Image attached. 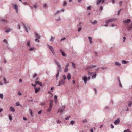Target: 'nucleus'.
<instances>
[{"label":"nucleus","mask_w":132,"mask_h":132,"mask_svg":"<svg viewBox=\"0 0 132 132\" xmlns=\"http://www.w3.org/2000/svg\"><path fill=\"white\" fill-rule=\"evenodd\" d=\"M54 62L58 67L57 72L58 73H59V72L61 71L62 70L61 67L59 63L56 60L54 61Z\"/></svg>","instance_id":"f257e3e1"},{"label":"nucleus","mask_w":132,"mask_h":132,"mask_svg":"<svg viewBox=\"0 0 132 132\" xmlns=\"http://www.w3.org/2000/svg\"><path fill=\"white\" fill-rule=\"evenodd\" d=\"M84 76L83 78V79L85 84H86L87 83V80H89L90 79V76H89L87 78V77L86 75H84Z\"/></svg>","instance_id":"f03ea898"},{"label":"nucleus","mask_w":132,"mask_h":132,"mask_svg":"<svg viewBox=\"0 0 132 132\" xmlns=\"http://www.w3.org/2000/svg\"><path fill=\"white\" fill-rule=\"evenodd\" d=\"M65 80H63V79H61L60 81H59V84L57 85V86H60L61 85L64 84H65Z\"/></svg>","instance_id":"7ed1b4c3"},{"label":"nucleus","mask_w":132,"mask_h":132,"mask_svg":"<svg viewBox=\"0 0 132 132\" xmlns=\"http://www.w3.org/2000/svg\"><path fill=\"white\" fill-rule=\"evenodd\" d=\"M47 45L49 46V49H50V50L51 51V52H52L53 54L55 55V53L52 47V46L49 45L48 44Z\"/></svg>","instance_id":"20e7f679"},{"label":"nucleus","mask_w":132,"mask_h":132,"mask_svg":"<svg viewBox=\"0 0 132 132\" xmlns=\"http://www.w3.org/2000/svg\"><path fill=\"white\" fill-rule=\"evenodd\" d=\"M18 5L15 4H14L13 5V7L15 10L16 11L17 13L18 12Z\"/></svg>","instance_id":"39448f33"},{"label":"nucleus","mask_w":132,"mask_h":132,"mask_svg":"<svg viewBox=\"0 0 132 132\" xmlns=\"http://www.w3.org/2000/svg\"><path fill=\"white\" fill-rule=\"evenodd\" d=\"M104 2V0H97L96 3V4L98 5L100 3H103Z\"/></svg>","instance_id":"423d86ee"},{"label":"nucleus","mask_w":132,"mask_h":132,"mask_svg":"<svg viewBox=\"0 0 132 132\" xmlns=\"http://www.w3.org/2000/svg\"><path fill=\"white\" fill-rule=\"evenodd\" d=\"M116 19V18H112L107 20V21L108 22H111L115 21Z\"/></svg>","instance_id":"0eeeda50"},{"label":"nucleus","mask_w":132,"mask_h":132,"mask_svg":"<svg viewBox=\"0 0 132 132\" xmlns=\"http://www.w3.org/2000/svg\"><path fill=\"white\" fill-rule=\"evenodd\" d=\"M64 106H62L60 110H59L57 112V113H58L59 112H60L62 113L64 111Z\"/></svg>","instance_id":"6e6552de"},{"label":"nucleus","mask_w":132,"mask_h":132,"mask_svg":"<svg viewBox=\"0 0 132 132\" xmlns=\"http://www.w3.org/2000/svg\"><path fill=\"white\" fill-rule=\"evenodd\" d=\"M0 21L2 22L4 24H6L7 22V21L4 19H0Z\"/></svg>","instance_id":"1a4fd4ad"},{"label":"nucleus","mask_w":132,"mask_h":132,"mask_svg":"<svg viewBox=\"0 0 132 132\" xmlns=\"http://www.w3.org/2000/svg\"><path fill=\"white\" fill-rule=\"evenodd\" d=\"M120 122V119L119 118H118L114 122V124L116 125H117L119 124Z\"/></svg>","instance_id":"9d476101"},{"label":"nucleus","mask_w":132,"mask_h":132,"mask_svg":"<svg viewBox=\"0 0 132 132\" xmlns=\"http://www.w3.org/2000/svg\"><path fill=\"white\" fill-rule=\"evenodd\" d=\"M22 25L23 26V27H24L25 30L27 32H28V29L27 28V27L26 26V25L24 23H22Z\"/></svg>","instance_id":"9b49d317"},{"label":"nucleus","mask_w":132,"mask_h":132,"mask_svg":"<svg viewBox=\"0 0 132 132\" xmlns=\"http://www.w3.org/2000/svg\"><path fill=\"white\" fill-rule=\"evenodd\" d=\"M35 34L37 38L38 39H40V37L38 34L36 32H35Z\"/></svg>","instance_id":"f8f14e48"},{"label":"nucleus","mask_w":132,"mask_h":132,"mask_svg":"<svg viewBox=\"0 0 132 132\" xmlns=\"http://www.w3.org/2000/svg\"><path fill=\"white\" fill-rule=\"evenodd\" d=\"M42 83L41 82H39L38 81H36L35 82V84H38L40 86L42 87L43 85L42 84Z\"/></svg>","instance_id":"ddd939ff"},{"label":"nucleus","mask_w":132,"mask_h":132,"mask_svg":"<svg viewBox=\"0 0 132 132\" xmlns=\"http://www.w3.org/2000/svg\"><path fill=\"white\" fill-rule=\"evenodd\" d=\"M35 49L34 47H31L28 49V50L29 51H33Z\"/></svg>","instance_id":"4468645a"},{"label":"nucleus","mask_w":132,"mask_h":132,"mask_svg":"<svg viewBox=\"0 0 132 132\" xmlns=\"http://www.w3.org/2000/svg\"><path fill=\"white\" fill-rule=\"evenodd\" d=\"M10 111L13 112H14L15 111V109L13 107H10Z\"/></svg>","instance_id":"2eb2a0df"},{"label":"nucleus","mask_w":132,"mask_h":132,"mask_svg":"<svg viewBox=\"0 0 132 132\" xmlns=\"http://www.w3.org/2000/svg\"><path fill=\"white\" fill-rule=\"evenodd\" d=\"M40 90V88H37L36 87L35 88V92L37 93Z\"/></svg>","instance_id":"dca6fc26"},{"label":"nucleus","mask_w":132,"mask_h":132,"mask_svg":"<svg viewBox=\"0 0 132 132\" xmlns=\"http://www.w3.org/2000/svg\"><path fill=\"white\" fill-rule=\"evenodd\" d=\"M88 38L89 39V43L90 44H92V38L90 37H88Z\"/></svg>","instance_id":"f3484780"},{"label":"nucleus","mask_w":132,"mask_h":132,"mask_svg":"<svg viewBox=\"0 0 132 132\" xmlns=\"http://www.w3.org/2000/svg\"><path fill=\"white\" fill-rule=\"evenodd\" d=\"M90 22L93 25L97 23V21L96 20H94V22H92L90 21Z\"/></svg>","instance_id":"a211bd4d"},{"label":"nucleus","mask_w":132,"mask_h":132,"mask_svg":"<svg viewBox=\"0 0 132 132\" xmlns=\"http://www.w3.org/2000/svg\"><path fill=\"white\" fill-rule=\"evenodd\" d=\"M118 80L119 83V86H120V87H122V86L121 83V82L120 81V79L119 77L118 78Z\"/></svg>","instance_id":"6ab92c4d"},{"label":"nucleus","mask_w":132,"mask_h":132,"mask_svg":"<svg viewBox=\"0 0 132 132\" xmlns=\"http://www.w3.org/2000/svg\"><path fill=\"white\" fill-rule=\"evenodd\" d=\"M55 38V37H53L52 36H51V38L50 39V41L52 42L53 41Z\"/></svg>","instance_id":"aec40b11"},{"label":"nucleus","mask_w":132,"mask_h":132,"mask_svg":"<svg viewBox=\"0 0 132 132\" xmlns=\"http://www.w3.org/2000/svg\"><path fill=\"white\" fill-rule=\"evenodd\" d=\"M67 77L68 80H69L71 78V74L70 73H68L67 76Z\"/></svg>","instance_id":"412c9836"},{"label":"nucleus","mask_w":132,"mask_h":132,"mask_svg":"<svg viewBox=\"0 0 132 132\" xmlns=\"http://www.w3.org/2000/svg\"><path fill=\"white\" fill-rule=\"evenodd\" d=\"M60 51L61 52L63 56H66V55L65 53L62 50H60Z\"/></svg>","instance_id":"4be33fe9"},{"label":"nucleus","mask_w":132,"mask_h":132,"mask_svg":"<svg viewBox=\"0 0 132 132\" xmlns=\"http://www.w3.org/2000/svg\"><path fill=\"white\" fill-rule=\"evenodd\" d=\"M96 67V65H92L88 67H87V69H92V67Z\"/></svg>","instance_id":"5701e85b"},{"label":"nucleus","mask_w":132,"mask_h":132,"mask_svg":"<svg viewBox=\"0 0 132 132\" xmlns=\"http://www.w3.org/2000/svg\"><path fill=\"white\" fill-rule=\"evenodd\" d=\"M115 64L116 65L120 66L121 65V64L119 62H115Z\"/></svg>","instance_id":"b1692460"},{"label":"nucleus","mask_w":132,"mask_h":132,"mask_svg":"<svg viewBox=\"0 0 132 132\" xmlns=\"http://www.w3.org/2000/svg\"><path fill=\"white\" fill-rule=\"evenodd\" d=\"M27 46L29 47L31 46L30 44V42L29 41H28L27 42Z\"/></svg>","instance_id":"393cba45"},{"label":"nucleus","mask_w":132,"mask_h":132,"mask_svg":"<svg viewBox=\"0 0 132 132\" xmlns=\"http://www.w3.org/2000/svg\"><path fill=\"white\" fill-rule=\"evenodd\" d=\"M132 104V102L131 101H130L128 103V106H130Z\"/></svg>","instance_id":"a878e982"},{"label":"nucleus","mask_w":132,"mask_h":132,"mask_svg":"<svg viewBox=\"0 0 132 132\" xmlns=\"http://www.w3.org/2000/svg\"><path fill=\"white\" fill-rule=\"evenodd\" d=\"M128 28L129 30L132 29V23H131V26H128Z\"/></svg>","instance_id":"bb28decb"},{"label":"nucleus","mask_w":132,"mask_h":132,"mask_svg":"<svg viewBox=\"0 0 132 132\" xmlns=\"http://www.w3.org/2000/svg\"><path fill=\"white\" fill-rule=\"evenodd\" d=\"M60 10H57V11L54 13V15H56L57 14H58L60 12Z\"/></svg>","instance_id":"cd10ccee"},{"label":"nucleus","mask_w":132,"mask_h":132,"mask_svg":"<svg viewBox=\"0 0 132 132\" xmlns=\"http://www.w3.org/2000/svg\"><path fill=\"white\" fill-rule=\"evenodd\" d=\"M93 75H94L92 77V78H95L96 77V74L94 72V73Z\"/></svg>","instance_id":"c85d7f7f"},{"label":"nucleus","mask_w":132,"mask_h":132,"mask_svg":"<svg viewBox=\"0 0 132 132\" xmlns=\"http://www.w3.org/2000/svg\"><path fill=\"white\" fill-rule=\"evenodd\" d=\"M59 76V73H58V72H57V74H56V80H57L58 79Z\"/></svg>","instance_id":"c756f323"},{"label":"nucleus","mask_w":132,"mask_h":132,"mask_svg":"<svg viewBox=\"0 0 132 132\" xmlns=\"http://www.w3.org/2000/svg\"><path fill=\"white\" fill-rule=\"evenodd\" d=\"M123 132H131V131L129 129H127L124 130Z\"/></svg>","instance_id":"7c9ffc66"},{"label":"nucleus","mask_w":132,"mask_h":132,"mask_svg":"<svg viewBox=\"0 0 132 132\" xmlns=\"http://www.w3.org/2000/svg\"><path fill=\"white\" fill-rule=\"evenodd\" d=\"M88 75H93L94 73V72H90L89 71H88Z\"/></svg>","instance_id":"2f4dec72"},{"label":"nucleus","mask_w":132,"mask_h":132,"mask_svg":"<svg viewBox=\"0 0 132 132\" xmlns=\"http://www.w3.org/2000/svg\"><path fill=\"white\" fill-rule=\"evenodd\" d=\"M0 98L2 99H3V94H0Z\"/></svg>","instance_id":"473e14b6"},{"label":"nucleus","mask_w":132,"mask_h":132,"mask_svg":"<svg viewBox=\"0 0 132 132\" xmlns=\"http://www.w3.org/2000/svg\"><path fill=\"white\" fill-rule=\"evenodd\" d=\"M131 21V20L130 19H128L126 21H125V23H128L129 22H130Z\"/></svg>","instance_id":"72a5a7b5"},{"label":"nucleus","mask_w":132,"mask_h":132,"mask_svg":"<svg viewBox=\"0 0 132 132\" xmlns=\"http://www.w3.org/2000/svg\"><path fill=\"white\" fill-rule=\"evenodd\" d=\"M46 102H42L40 103V105L42 106H44L45 105H46Z\"/></svg>","instance_id":"f704fd0d"},{"label":"nucleus","mask_w":132,"mask_h":132,"mask_svg":"<svg viewBox=\"0 0 132 132\" xmlns=\"http://www.w3.org/2000/svg\"><path fill=\"white\" fill-rule=\"evenodd\" d=\"M82 29L81 27H78V32H79Z\"/></svg>","instance_id":"c9c22d12"},{"label":"nucleus","mask_w":132,"mask_h":132,"mask_svg":"<svg viewBox=\"0 0 132 132\" xmlns=\"http://www.w3.org/2000/svg\"><path fill=\"white\" fill-rule=\"evenodd\" d=\"M47 5L46 4H44L43 5V7L44 8H46L47 7Z\"/></svg>","instance_id":"e433bc0d"},{"label":"nucleus","mask_w":132,"mask_h":132,"mask_svg":"<svg viewBox=\"0 0 132 132\" xmlns=\"http://www.w3.org/2000/svg\"><path fill=\"white\" fill-rule=\"evenodd\" d=\"M82 23L81 22H80L79 24L77 25L78 27H81V24Z\"/></svg>","instance_id":"4c0bfd02"},{"label":"nucleus","mask_w":132,"mask_h":132,"mask_svg":"<svg viewBox=\"0 0 132 132\" xmlns=\"http://www.w3.org/2000/svg\"><path fill=\"white\" fill-rule=\"evenodd\" d=\"M9 120L10 121H11L12 120V118L11 116V115H9Z\"/></svg>","instance_id":"58836bf2"},{"label":"nucleus","mask_w":132,"mask_h":132,"mask_svg":"<svg viewBox=\"0 0 132 132\" xmlns=\"http://www.w3.org/2000/svg\"><path fill=\"white\" fill-rule=\"evenodd\" d=\"M51 108H50V107H49L47 110V112H50L51 111Z\"/></svg>","instance_id":"ea45409f"},{"label":"nucleus","mask_w":132,"mask_h":132,"mask_svg":"<svg viewBox=\"0 0 132 132\" xmlns=\"http://www.w3.org/2000/svg\"><path fill=\"white\" fill-rule=\"evenodd\" d=\"M91 6H88L87 7V10H90L91 9Z\"/></svg>","instance_id":"a19ab883"},{"label":"nucleus","mask_w":132,"mask_h":132,"mask_svg":"<svg viewBox=\"0 0 132 132\" xmlns=\"http://www.w3.org/2000/svg\"><path fill=\"white\" fill-rule=\"evenodd\" d=\"M16 105L17 106H20L21 105L20 104L19 102H17L16 103Z\"/></svg>","instance_id":"79ce46f5"},{"label":"nucleus","mask_w":132,"mask_h":132,"mask_svg":"<svg viewBox=\"0 0 132 132\" xmlns=\"http://www.w3.org/2000/svg\"><path fill=\"white\" fill-rule=\"evenodd\" d=\"M108 23L109 22H107V21L106 20V24L104 25V26L105 27H107L108 26Z\"/></svg>","instance_id":"37998d69"},{"label":"nucleus","mask_w":132,"mask_h":132,"mask_svg":"<svg viewBox=\"0 0 132 132\" xmlns=\"http://www.w3.org/2000/svg\"><path fill=\"white\" fill-rule=\"evenodd\" d=\"M127 63V62L124 60L122 61V63L123 64H125Z\"/></svg>","instance_id":"c03bdc74"},{"label":"nucleus","mask_w":132,"mask_h":132,"mask_svg":"<svg viewBox=\"0 0 132 132\" xmlns=\"http://www.w3.org/2000/svg\"><path fill=\"white\" fill-rule=\"evenodd\" d=\"M3 80H4V82H5V84L8 83V82H6V79H5V78H3Z\"/></svg>","instance_id":"a18cd8bd"},{"label":"nucleus","mask_w":132,"mask_h":132,"mask_svg":"<svg viewBox=\"0 0 132 132\" xmlns=\"http://www.w3.org/2000/svg\"><path fill=\"white\" fill-rule=\"evenodd\" d=\"M70 124L71 125H73L74 124V121H71L70 122Z\"/></svg>","instance_id":"49530a36"},{"label":"nucleus","mask_w":132,"mask_h":132,"mask_svg":"<svg viewBox=\"0 0 132 132\" xmlns=\"http://www.w3.org/2000/svg\"><path fill=\"white\" fill-rule=\"evenodd\" d=\"M63 78L64 79V80H65L67 79V77L65 75H64L63 76Z\"/></svg>","instance_id":"de8ad7c7"},{"label":"nucleus","mask_w":132,"mask_h":132,"mask_svg":"<svg viewBox=\"0 0 132 132\" xmlns=\"http://www.w3.org/2000/svg\"><path fill=\"white\" fill-rule=\"evenodd\" d=\"M67 4V3L66 1H64L63 4V6H65Z\"/></svg>","instance_id":"09e8293b"},{"label":"nucleus","mask_w":132,"mask_h":132,"mask_svg":"<svg viewBox=\"0 0 132 132\" xmlns=\"http://www.w3.org/2000/svg\"><path fill=\"white\" fill-rule=\"evenodd\" d=\"M10 31V30L9 29H7L5 31V32L6 33H8Z\"/></svg>","instance_id":"8fccbe9b"},{"label":"nucleus","mask_w":132,"mask_h":132,"mask_svg":"<svg viewBox=\"0 0 132 132\" xmlns=\"http://www.w3.org/2000/svg\"><path fill=\"white\" fill-rule=\"evenodd\" d=\"M72 66L73 68H75V65L74 63H72Z\"/></svg>","instance_id":"3c124183"},{"label":"nucleus","mask_w":132,"mask_h":132,"mask_svg":"<svg viewBox=\"0 0 132 132\" xmlns=\"http://www.w3.org/2000/svg\"><path fill=\"white\" fill-rule=\"evenodd\" d=\"M65 39H66V38L65 37H64L63 38L61 39L60 40V41H63V40H65Z\"/></svg>","instance_id":"603ef678"},{"label":"nucleus","mask_w":132,"mask_h":132,"mask_svg":"<svg viewBox=\"0 0 132 132\" xmlns=\"http://www.w3.org/2000/svg\"><path fill=\"white\" fill-rule=\"evenodd\" d=\"M68 71V68H65L64 70V71L65 72H67Z\"/></svg>","instance_id":"864d4df0"},{"label":"nucleus","mask_w":132,"mask_h":132,"mask_svg":"<svg viewBox=\"0 0 132 132\" xmlns=\"http://www.w3.org/2000/svg\"><path fill=\"white\" fill-rule=\"evenodd\" d=\"M121 10V9H120L119 10L118 12V15H119L120 12Z\"/></svg>","instance_id":"5fc2aeb1"},{"label":"nucleus","mask_w":132,"mask_h":132,"mask_svg":"<svg viewBox=\"0 0 132 132\" xmlns=\"http://www.w3.org/2000/svg\"><path fill=\"white\" fill-rule=\"evenodd\" d=\"M70 116H69L68 117H67L65 119V120H68L70 118Z\"/></svg>","instance_id":"6e6d98bb"},{"label":"nucleus","mask_w":132,"mask_h":132,"mask_svg":"<svg viewBox=\"0 0 132 132\" xmlns=\"http://www.w3.org/2000/svg\"><path fill=\"white\" fill-rule=\"evenodd\" d=\"M103 9V7L102 6H101L100 7L99 10H102Z\"/></svg>","instance_id":"4d7b16f0"},{"label":"nucleus","mask_w":132,"mask_h":132,"mask_svg":"<svg viewBox=\"0 0 132 132\" xmlns=\"http://www.w3.org/2000/svg\"><path fill=\"white\" fill-rule=\"evenodd\" d=\"M23 4L24 5H28V3L26 2H23Z\"/></svg>","instance_id":"13d9d810"},{"label":"nucleus","mask_w":132,"mask_h":132,"mask_svg":"<svg viewBox=\"0 0 132 132\" xmlns=\"http://www.w3.org/2000/svg\"><path fill=\"white\" fill-rule=\"evenodd\" d=\"M54 98L55 100H57V95H55L54 96Z\"/></svg>","instance_id":"bf43d9fd"},{"label":"nucleus","mask_w":132,"mask_h":132,"mask_svg":"<svg viewBox=\"0 0 132 132\" xmlns=\"http://www.w3.org/2000/svg\"><path fill=\"white\" fill-rule=\"evenodd\" d=\"M87 122V120L86 119L82 121V122L84 123H86Z\"/></svg>","instance_id":"052dcab7"},{"label":"nucleus","mask_w":132,"mask_h":132,"mask_svg":"<svg viewBox=\"0 0 132 132\" xmlns=\"http://www.w3.org/2000/svg\"><path fill=\"white\" fill-rule=\"evenodd\" d=\"M17 27H18V29H19V30L20 29V25L19 24H18V25H17Z\"/></svg>","instance_id":"680f3d73"},{"label":"nucleus","mask_w":132,"mask_h":132,"mask_svg":"<svg viewBox=\"0 0 132 132\" xmlns=\"http://www.w3.org/2000/svg\"><path fill=\"white\" fill-rule=\"evenodd\" d=\"M38 38H37L35 40V41L36 42L37 41L38 42H39V40H38Z\"/></svg>","instance_id":"e2e57ef3"},{"label":"nucleus","mask_w":132,"mask_h":132,"mask_svg":"<svg viewBox=\"0 0 132 132\" xmlns=\"http://www.w3.org/2000/svg\"><path fill=\"white\" fill-rule=\"evenodd\" d=\"M37 76V74L36 73L34 74V75H33V77L35 78Z\"/></svg>","instance_id":"0e129e2a"},{"label":"nucleus","mask_w":132,"mask_h":132,"mask_svg":"<svg viewBox=\"0 0 132 132\" xmlns=\"http://www.w3.org/2000/svg\"><path fill=\"white\" fill-rule=\"evenodd\" d=\"M110 126L112 128H114V126H113L112 124H111Z\"/></svg>","instance_id":"69168bd1"},{"label":"nucleus","mask_w":132,"mask_h":132,"mask_svg":"<svg viewBox=\"0 0 132 132\" xmlns=\"http://www.w3.org/2000/svg\"><path fill=\"white\" fill-rule=\"evenodd\" d=\"M60 11L64 12V9H62L60 10Z\"/></svg>","instance_id":"338daca9"},{"label":"nucleus","mask_w":132,"mask_h":132,"mask_svg":"<svg viewBox=\"0 0 132 132\" xmlns=\"http://www.w3.org/2000/svg\"><path fill=\"white\" fill-rule=\"evenodd\" d=\"M122 3V1H120L119 2V4L120 5H121Z\"/></svg>","instance_id":"774afa93"}]
</instances>
